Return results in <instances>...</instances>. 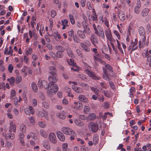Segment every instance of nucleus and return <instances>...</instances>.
I'll return each mask as SVG.
<instances>
[{
	"label": "nucleus",
	"instance_id": "42",
	"mask_svg": "<svg viewBox=\"0 0 151 151\" xmlns=\"http://www.w3.org/2000/svg\"><path fill=\"white\" fill-rule=\"evenodd\" d=\"M81 85L85 90H88L89 89V86L87 84L82 83Z\"/></svg>",
	"mask_w": 151,
	"mask_h": 151
},
{
	"label": "nucleus",
	"instance_id": "18",
	"mask_svg": "<svg viewBox=\"0 0 151 151\" xmlns=\"http://www.w3.org/2000/svg\"><path fill=\"white\" fill-rule=\"evenodd\" d=\"M78 99L80 101L84 102L87 103L88 102V99L85 95H80L78 97Z\"/></svg>",
	"mask_w": 151,
	"mask_h": 151
},
{
	"label": "nucleus",
	"instance_id": "28",
	"mask_svg": "<svg viewBox=\"0 0 151 151\" xmlns=\"http://www.w3.org/2000/svg\"><path fill=\"white\" fill-rule=\"evenodd\" d=\"M46 84V81L45 80H42L40 79L38 82V85L39 87H42L43 86V84Z\"/></svg>",
	"mask_w": 151,
	"mask_h": 151
},
{
	"label": "nucleus",
	"instance_id": "40",
	"mask_svg": "<svg viewBox=\"0 0 151 151\" xmlns=\"http://www.w3.org/2000/svg\"><path fill=\"white\" fill-rule=\"evenodd\" d=\"M67 62L69 65H71L72 66H76V63H74V60L72 59H70V61L69 62L68 60Z\"/></svg>",
	"mask_w": 151,
	"mask_h": 151
},
{
	"label": "nucleus",
	"instance_id": "20",
	"mask_svg": "<svg viewBox=\"0 0 151 151\" xmlns=\"http://www.w3.org/2000/svg\"><path fill=\"white\" fill-rule=\"evenodd\" d=\"M85 31V29L83 31L81 30L78 31L77 35L78 37L81 39H84L86 37V36L84 33Z\"/></svg>",
	"mask_w": 151,
	"mask_h": 151
},
{
	"label": "nucleus",
	"instance_id": "8",
	"mask_svg": "<svg viewBox=\"0 0 151 151\" xmlns=\"http://www.w3.org/2000/svg\"><path fill=\"white\" fill-rule=\"evenodd\" d=\"M62 132L65 134L72 135L75 134L74 131L71 129L67 127H63L62 128Z\"/></svg>",
	"mask_w": 151,
	"mask_h": 151
},
{
	"label": "nucleus",
	"instance_id": "50",
	"mask_svg": "<svg viewBox=\"0 0 151 151\" xmlns=\"http://www.w3.org/2000/svg\"><path fill=\"white\" fill-rule=\"evenodd\" d=\"M13 69V66L11 64L9 65L8 66V70L10 73L12 72V71Z\"/></svg>",
	"mask_w": 151,
	"mask_h": 151
},
{
	"label": "nucleus",
	"instance_id": "35",
	"mask_svg": "<svg viewBox=\"0 0 151 151\" xmlns=\"http://www.w3.org/2000/svg\"><path fill=\"white\" fill-rule=\"evenodd\" d=\"M90 108L88 106H85L84 107V112L85 114H88L90 112Z\"/></svg>",
	"mask_w": 151,
	"mask_h": 151
},
{
	"label": "nucleus",
	"instance_id": "16",
	"mask_svg": "<svg viewBox=\"0 0 151 151\" xmlns=\"http://www.w3.org/2000/svg\"><path fill=\"white\" fill-rule=\"evenodd\" d=\"M87 21H83L82 22V24L84 28L85 31L87 33H89L90 28L88 27Z\"/></svg>",
	"mask_w": 151,
	"mask_h": 151
},
{
	"label": "nucleus",
	"instance_id": "37",
	"mask_svg": "<svg viewBox=\"0 0 151 151\" xmlns=\"http://www.w3.org/2000/svg\"><path fill=\"white\" fill-rule=\"evenodd\" d=\"M76 125L80 126H82L84 124L82 121L79 119H76Z\"/></svg>",
	"mask_w": 151,
	"mask_h": 151
},
{
	"label": "nucleus",
	"instance_id": "2",
	"mask_svg": "<svg viewBox=\"0 0 151 151\" xmlns=\"http://www.w3.org/2000/svg\"><path fill=\"white\" fill-rule=\"evenodd\" d=\"M49 72L51 74L48 77V80L50 81V83H56L57 81V79L55 77L57 76L56 73L57 70L55 67L51 66L49 67Z\"/></svg>",
	"mask_w": 151,
	"mask_h": 151
},
{
	"label": "nucleus",
	"instance_id": "10",
	"mask_svg": "<svg viewBox=\"0 0 151 151\" xmlns=\"http://www.w3.org/2000/svg\"><path fill=\"white\" fill-rule=\"evenodd\" d=\"M137 42H131L129 46L128 50H132L131 51H132L137 49Z\"/></svg>",
	"mask_w": 151,
	"mask_h": 151
},
{
	"label": "nucleus",
	"instance_id": "36",
	"mask_svg": "<svg viewBox=\"0 0 151 151\" xmlns=\"http://www.w3.org/2000/svg\"><path fill=\"white\" fill-rule=\"evenodd\" d=\"M91 89L95 93L96 95H98L99 93V91L97 88L92 87L91 88Z\"/></svg>",
	"mask_w": 151,
	"mask_h": 151
},
{
	"label": "nucleus",
	"instance_id": "47",
	"mask_svg": "<svg viewBox=\"0 0 151 151\" xmlns=\"http://www.w3.org/2000/svg\"><path fill=\"white\" fill-rule=\"evenodd\" d=\"M40 134L44 137H47L46 133H45L43 130H40Z\"/></svg>",
	"mask_w": 151,
	"mask_h": 151
},
{
	"label": "nucleus",
	"instance_id": "33",
	"mask_svg": "<svg viewBox=\"0 0 151 151\" xmlns=\"http://www.w3.org/2000/svg\"><path fill=\"white\" fill-rule=\"evenodd\" d=\"M69 18L71 23L74 24L75 23V20L74 17L72 14H70L69 15Z\"/></svg>",
	"mask_w": 151,
	"mask_h": 151
},
{
	"label": "nucleus",
	"instance_id": "39",
	"mask_svg": "<svg viewBox=\"0 0 151 151\" xmlns=\"http://www.w3.org/2000/svg\"><path fill=\"white\" fill-rule=\"evenodd\" d=\"M49 54L54 59L58 60V57L56 56V55L55 53L51 51L50 52Z\"/></svg>",
	"mask_w": 151,
	"mask_h": 151
},
{
	"label": "nucleus",
	"instance_id": "6",
	"mask_svg": "<svg viewBox=\"0 0 151 151\" xmlns=\"http://www.w3.org/2000/svg\"><path fill=\"white\" fill-rule=\"evenodd\" d=\"M86 67L88 69L86 70V73L93 79L94 80H99L100 79V77L97 76H96V74L93 72H92L90 71L91 67L89 65H86Z\"/></svg>",
	"mask_w": 151,
	"mask_h": 151
},
{
	"label": "nucleus",
	"instance_id": "54",
	"mask_svg": "<svg viewBox=\"0 0 151 151\" xmlns=\"http://www.w3.org/2000/svg\"><path fill=\"white\" fill-rule=\"evenodd\" d=\"M67 53L70 57H72L73 56L72 52L70 49H68L67 50Z\"/></svg>",
	"mask_w": 151,
	"mask_h": 151
},
{
	"label": "nucleus",
	"instance_id": "30",
	"mask_svg": "<svg viewBox=\"0 0 151 151\" xmlns=\"http://www.w3.org/2000/svg\"><path fill=\"white\" fill-rule=\"evenodd\" d=\"M56 116L59 118L63 119L65 118V116L63 113H58L56 114Z\"/></svg>",
	"mask_w": 151,
	"mask_h": 151
},
{
	"label": "nucleus",
	"instance_id": "52",
	"mask_svg": "<svg viewBox=\"0 0 151 151\" xmlns=\"http://www.w3.org/2000/svg\"><path fill=\"white\" fill-rule=\"evenodd\" d=\"M109 104L107 102H105L104 103L103 107L106 109H107L109 107Z\"/></svg>",
	"mask_w": 151,
	"mask_h": 151
},
{
	"label": "nucleus",
	"instance_id": "59",
	"mask_svg": "<svg viewBox=\"0 0 151 151\" xmlns=\"http://www.w3.org/2000/svg\"><path fill=\"white\" fill-rule=\"evenodd\" d=\"M128 32H129V35H130L131 33L133 34H134V30L132 28L129 27Z\"/></svg>",
	"mask_w": 151,
	"mask_h": 151
},
{
	"label": "nucleus",
	"instance_id": "3",
	"mask_svg": "<svg viewBox=\"0 0 151 151\" xmlns=\"http://www.w3.org/2000/svg\"><path fill=\"white\" fill-rule=\"evenodd\" d=\"M93 27L95 33L102 39H104L105 36L103 29L100 26H96L95 24H93Z\"/></svg>",
	"mask_w": 151,
	"mask_h": 151
},
{
	"label": "nucleus",
	"instance_id": "51",
	"mask_svg": "<svg viewBox=\"0 0 151 151\" xmlns=\"http://www.w3.org/2000/svg\"><path fill=\"white\" fill-rule=\"evenodd\" d=\"M100 59V58H99L97 57H96L95 56H93V59L96 64H97V62H99Z\"/></svg>",
	"mask_w": 151,
	"mask_h": 151
},
{
	"label": "nucleus",
	"instance_id": "53",
	"mask_svg": "<svg viewBox=\"0 0 151 151\" xmlns=\"http://www.w3.org/2000/svg\"><path fill=\"white\" fill-rule=\"evenodd\" d=\"M56 14V11L54 10H52L51 12V16L52 18H54Z\"/></svg>",
	"mask_w": 151,
	"mask_h": 151
},
{
	"label": "nucleus",
	"instance_id": "32",
	"mask_svg": "<svg viewBox=\"0 0 151 151\" xmlns=\"http://www.w3.org/2000/svg\"><path fill=\"white\" fill-rule=\"evenodd\" d=\"M44 112H43L41 111H39L37 114V116L39 117H42L45 116V114L47 115L46 112H45V113Z\"/></svg>",
	"mask_w": 151,
	"mask_h": 151
},
{
	"label": "nucleus",
	"instance_id": "43",
	"mask_svg": "<svg viewBox=\"0 0 151 151\" xmlns=\"http://www.w3.org/2000/svg\"><path fill=\"white\" fill-rule=\"evenodd\" d=\"M38 95L41 99L42 100H44L45 99V96L43 93L42 92H39L38 93Z\"/></svg>",
	"mask_w": 151,
	"mask_h": 151
},
{
	"label": "nucleus",
	"instance_id": "5",
	"mask_svg": "<svg viewBox=\"0 0 151 151\" xmlns=\"http://www.w3.org/2000/svg\"><path fill=\"white\" fill-rule=\"evenodd\" d=\"M84 42L80 43V45L83 50L86 52H88L90 50V46L91 43L88 40H85Z\"/></svg>",
	"mask_w": 151,
	"mask_h": 151
},
{
	"label": "nucleus",
	"instance_id": "38",
	"mask_svg": "<svg viewBox=\"0 0 151 151\" xmlns=\"http://www.w3.org/2000/svg\"><path fill=\"white\" fill-rule=\"evenodd\" d=\"M20 130L22 132L24 133L26 132V126L23 124H22L20 126Z\"/></svg>",
	"mask_w": 151,
	"mask_h": 151
},
{
	"label": "nucleus",
	"instance_id": "19",
	"mask_svg": "<svg viewBox=\"0 0 151 151\" xmlns=\"http://www.w3.org/2000/svg\"><path fill=\"white\" fill-rule=\"evenodd\" d=\"M118 16L120 20L122 22H124L125 19V15L122 12H120L118 13Z\"/></svg>",
	"mask_w": 151,
	"mask_h": 151
},
{
	"label": "nucleus",
	"instance_id": "26",
	"mask_svg": "<svg viewBox=\"0 0 151 151\" xmlns=\"http://www.w3.org/2000/svg\"><path fill=\"white\" fill-rule=\"evenodd\" d=\"M99 137L98 135L95 134L93 137V143L94 145H96L98 142V139Z\"/></svg>",
	"mask_w": 151,
	"mask_h": 151
},
{
	"label": "nucleus",
	"instance_id": "15",
	"mask_svg": "<svg viewBox=\"0 0 151 151\" xmlns=\"http://www.w3.org/2000/svg\"><path fill=\"white\" fill-rule=\"evenodd\" d=\"M105 67L107 70H108L111 74V76H113L115 75V73L113 72V68L112 66L108 64H105Z\"/></svg>",
	"mask_w": 151,
	"mask_h": 151
},
{
	"label": "nucleus",
	"instance_id": "14",
	"mask_svg": "<svg viewBox=\"0 0 151 151\" xmlns=\"http://www.w3.org/2000/svg\"><path fill=\"white\" fill-rule=\"evenodd\" d=\"M102 69L104 74L103 76V78L105 80L108 81L109 79V76L108 71L104 67Z\"/></svg>",
	"mask_w": 151,
	"mask_h": 151
},
{
	"label": "nucleus",
	"instance_id": "45",
	"mask_svg": "<svg viewBox=\"0 0 151 151\" xmlns=\"http://www.w3.org/2000/svg\"><path fill=\"white\" fill-rule=\"evenodd\" d=\"M42 104L44 107L46 109L48 108L50 106V104L48 103L45 102H43Z\"/></svg>",
	"mask_w": 151,
	"mask_h": 151
},
{
	"label": "nucleus",
	"instance_id": "48",
	"mask_svg": "<svg viewBox=\"0 0 151 151\" xmlns=\"http://www.w3.org/2000/svg\"><path fill=\"white\" fill-rule=\"evenodd\" d=\"M55 38L56 40L58 41H59L61 38L60 34L58 33L55 35Z\"/></svg>",
	"mask_w": 151,
	"mask_h": 151
},
{
	"label": "nucleus",
	"instance_id": "41",
	"mask_svg": "<svg viewBox=\"0 0 151 151\" xmlns=\"http://www.w3.org/2000/svg\"><path fill=\"white\" fill-rule=\"evenodd\" d=\"M68 35L70 37H72L73 36V38L74 41H75V37L73 36L74 35V32L73 29H71L70 31L68 32Z\"/></svg>",
	"mask_w": 151,
	"mask_h": 151
},
{
	"label": "nucleus",
	"instance_id": "64",
	"mask_svg": "<svg viewBox=\"0 0 151 151\" xmlns=\"http://www.w3.org/2000/svg\"><path fill=\"white\" fill-rule=\"evenodd\" d=\"M83 89L81 88H77V89H76V92L81 93L83 92Z\"/></svg>",
	"mask_w": 151,
	"mask_h": 151
},
{
	"label": "nucleus",
	"instance_id": "56",
	"mask_svg": "<svg viewBox=\"0 0 151 151\" xmlns=\"http://www.w3.org/2000/svg\"><path fill=\"white\" fill-rule=\"evenodd\" d=\"M87 5L88 7V8L89 10H91L92 9V5L90 2L88 1L87 2Z\"/></svg>",
	"mask_w": 151,
	"mask_h": 151
},
{
	"label": "nucleus",
	"instance_id": "34",
	"mask_svg": "<svg viewBox=\"0 0 151 151\" xmlns=\"http://www.w3.org/2000/svg\"><path fill=\"white\" fill-rule=\"evenodd\" d=\"M83 107V105L81 101L76 102V109H81Z\"/></svg>",
	"mask_w": 151,
	"mask_h": 151
},
{
	"label": "nucleus",
	"instance_id": "17",
	"mask_svg": "<svg viewBox=\"0 0 151 151\" xmlns=\"http://www.w3.org/2000/svg\"><path fill=\"white\" fill-rule=\"evenodd\" d=\"M49 138L50 141L53 143H56L57 142L56 138L54 133H50L49 134Z\"/></svg>",
	"mask_w": 151,
	"mask_h": 151
},
{
	"label": "nucleus",
	"instance_id": "7",
	"mask_svg": "<svg viewBox=\"0 0 151 151\" xmlns=\"http://www.w3.org/2000/svg\"><path fill=\"white\" fill-rule=\"evenodd\" d=\"M106 36L107 39L110 41L112 42L114 39L113 38L111 35V30L109 28L106 29L104 31Z\"/></svg>",
	"mask_w": 151,
	"mask_h": 151
},
{
	"label": "nucleus",
	"instance_id": "44",
	"mask_svg": "<svg viewBox=\"0 0 151 151\" xmlns=\"http://www.w3.org/2000/svg\"><path fill=\"white\" fill-rule=\"evenodd\" d=\"M16 95L15 91L14 90H12L11 93L10 98L11 99H13L14 97Z\"/></svg>",
	"mask_w": 151,
	"mask_h": 151
},
{
	"label": "nucleus",
	"instance_id": "49",
	"mask_svg": "<svg viewBox=\"0 0 151 151\" xmlns=\"http://www.w3.org/2000/svg\"><path fill=\"white\" fill-rule=\"evenodd\" d=\"M114 33L118 39H120V36L118 32L116 30H115L113 32Z\"/></svg>",
	"mask_w": 151,
	"mask_h": 151
},
{
	"label": "nucleus",
	"instance_id": "31",
	"mask_svg": "<svg viewBox=\"0 0 151 151\" xmlns=\"http://www.w3.org/2000/svg\"><path fill=\"white\" fill-rule=\"evenodd\" d=\"M7 80L9 82V84L12 86H13L14 84L15 78L14 77H11L10 78H8Z\"/></svg>",
	"mask_w": 151,
	"mask_h": 151
},
{
	"label": "nucleus",
	"instance_id": "4",
	"mask_svg": "<svg viewBox=\"0 0 151 151\" xmlns=\"http://www.w3.org/2000/svg\"><path fill=\"white\" fill-rule=\"evenodd\" d=\"M138 32L140 36L139 42L144 43L146 40V37L145 31L144 28L142 26H140L139 28Z\"/></svg>",
	"mask_w": 151,
	"mask_h": 151
},
{
	"label": "nucleus",
	"instance_id": "46",
	"mask_svg": "<svg viewBox=\"0 0 151 151\" xmlns=\"http://www.w3.org/2000/svg\"><path fill=\"white\" fill-rule=\"evenodd\" d=\"M142 55L143 57L145 58L147 57V58L149 56H151L148 54L147 51H145V52H143L142 53Z\"/></svg>",
	"mask_w": 151,
	"mask_h": 151
},
{
	"label": "nucleus",
	"instance_id": "13",
	"mask_svg": "<svg viewBox=\"0 0 151 151\" xmlns=\"http://www.w3.org/2000/svg\"><path fill=\"white\" fill-rule=\"evenodd\" d=\"M58 139L61 141L63 142L65 140V136L60 131H57L56 132Z\"/></svg>",
	"mask_w": 151,
	"mask_h": 151
},
{
	"label": "nucleus",
	"instance_id": "24",
	"mask_svg": "<svg viewBox=\"0 0 151 151\" xmlns=\"http://www.w3.org/2000/svg\"><path fill=\"white\" fill-rule=\"evenodd\" d=\"M5 137L6 139L10 138L12 139H14L15 137L14 134L13 133H8L7 134H6L5 135Z\"/></svg>",
	"mask_w": 151,
	"mask_h": 151
},
{
	"label": "nucleus",
	"instance_id": "22",
	"mask_svg": "<svg viewBox=\"0 0 151 151\" xmlns=\"http://www.w3.org/2000/svg\"><path fill=\"white\" fill-rule=\"evenodd\" d=\"M149 12V9L147 8H145L142 11V15L143 17H145L148 14Z\"/></svg>",
	"mask_w": 151,
	"mask_h": 151
},
{
	"label": "nucleus",
	"instance_id": "23",
	"mask_svg": "<svg viewBox=\"0 0 151 151\" xmlns=\"http://www.w3.org/2000/svg\"><path fill=\"white\" fill-rule=\"evenodd\" d=\"M31 87L33 91L35 92H37L38 91V88L37 84L34 82L31 83Z\"/></svg>",
	"mask_w": 151,
	"mask_h": 151
},
{
	"label": "nucleus",
	"instance_id": "25",
	"mask_svg": "<svg viewBox=\"0 0 151 151\" xmlns=\"http://www.w3.org/2000/svg\"><path fill=\"white\" fill-rule=\"evenodd\" d=\"M43 145L44 147L47 150H50V147L49 143L47 141H45L43 142Z\"/></svg>",
	"mask_w": 151,
	"mask_h": 151
},
{
	"label": "nucleus",
	"instance_id": "29",
	"mask_svg": "<svg viewBox=\"0 0 151 151\" xmlns=\"http://www.w3.org/2000/svg\"><path fill=\"white\" fill-rule=\"evenodd\" d=\"M77 76L78 77L82 80L84 81H86L87 80V78H86V77L84 74H81L80 73H79L77 74Z\"/></svg>",
	"mask_w": 151,
	"mask_h": 151
},
{
	"label": "nucleus",
	"instance_id": "60",
	"mask_svg": "<svg viewBox=\"0 0 151 151\" xmlns=\"http://www.w3.org/2000/svg\"><path fill=\"white\" fill-rule=\"evenodd\" d=\"M38 124L40 127L42 128L44 127L46 125V123H43L40 122H39L38 123Z\"/></svg>",
	"mask_w": 151,
	"mask_h": 151
},
{
	"label": "nucleus",
	"instance_id": "55",
	"mask_svg": "<svg viewBox=\"0 0 151 151\" xmlns=\"http://www.w3.org/2000/svg\"><path fill=\"white\" fill-rule=\"evenodd\" d=\"M10 128L12 129L13 131L15 133L16 131V126L15 125H10Z\"/></svg>",
	"mask_w": 151,
	"mask_h": 151
},
{
	"label": "nucleus",
	"instance_id": "27",
	"mask_svg": "<svg viewBox=\"0 0 151 151\" xmlns=\"http://www.w3.org/2000/svg\"><path fill=\"white\" fill-rule=\"evenodd\" d=\"M96 118V115L95 113L90 114L88 116V119L91 120L95 119Z\"/></svg>",
	"mask_w": 151,
	"mask_h": 151
},
{
	"label": "nucleus",
	"instance_id": "12",
	"mask_svg": "<svg viewBox=\"0 0 151 151\" xmlns=\"http://www.w3.org/2000/svg\"><path fill=\"white\" fill-rule=\"evenodd\" d=\"M24 112L27 115H30L31 114H33L34 113V110L33 108L31 106H30L29 108H26L24 109Z\"/></svg>",
	"mask_w": 151,
	"mask_h": 151
},
{
	"label": "nucleus",
	"instance_id": "11",
	"mask_svg": "<svg viewBox=\"0 0 151 151\" xmlns=\"http://www.w3.org/2000/svg\"><path fill=\"white\" fill-rule=\"evenodd\" d=\"M90 40L93 44L96 47V44H98V39L96 36L94 35H92L90 37Z\"/></svg>",
	"mask_w": 151,
	"mask_h": 151
},
{
	"label": "nucleus",
	"instance_id": "62",
	"mask_svg": "<svg viewBox=\"0 0 151 151\" xmlns=\"http://www.w3.org/2000/svg\"><path fill=\"white\" fill-rule=\"evenodd\" d=\"M30 134L31 137L34 139H37V137L36 136L35 134L31 132L30 133Z\"/></svg>",
	"mask_w": 151,
	"mask_h": 151
},
{
	"label": "nucleus",
	"instance_id": "21",
	"mask_svg": "<svg viewBox=\"0 0 151 151\" xmlns=\"http://www.w3.org/2000/svg\"><path fill=\"white\" fill-rule=\"evenodd\" d=\"M64 49H61V50H58L56 53V56L58 57V58H61L63 56V52L64 51Z\"/></svg>",
	"mask_w": 151,
	"mask_h": 151
},
{
	"label": "nucleus",
	"instance_id": "1",
	"mask_svg": "<svg viewBox=\"0 0 151 151\" xmlns=\"http://www.w3.org/2000/svg\"><path fill=\"white\" fill-rule=\"evenodd\" d=\"M50 81V82L48 85L46 82V84H43V86L44 88L45 89L49 87V89L48 91V93L49 94L53 95V93H55L56 92L58 91V86L56 84H55V83H50L51 82Z\"/></svg>",
	"mask_w": 151,
	"mask_h": 151
},
{
	"label": "nucleus",
	"instance_id": "61",
	"mask_svg": "<svg viewBox=\"0 0 151 151\" xmlns=\"http://www.w3.org/2000/svg\"><path fill=\"white\" fill-rule=\"evenodd\" d=\"M93 16H92L91 17L92 18V20L93 21H96V20H97V16L96 15V13H95V14Z\"/></svg>",
	"mask_w": 151,
	"mask_h": 151
},
{
	"label": "nucleus",
	"instance_id": "63",
	"mask_svg": "<svg viewBox=\"0 0 151 151\" xmlns=\"http://www.w3.org/2000/svg\"><path fill=\"white\" fill-rule=\"evenodd\" d=\"M147 60L149 62V65L151 67V56H149L147 58Z\"/></svg>",
	"mask_w": 151,
	"mask_h": 151
},
{
	"label": "nucleus",
	"instance_id": "57",
	"mask_svg": "<svg viewBox=\"0 0 151 151\" xmlns=\"http://www.w3.org/2000/svg\"><path fill=\"white\" fill-rule=\"evenodd\" d=\"M107 18L106 17H103V16H101L100 17V22L102 23H104V21H105L106 19Z\"/></svg>",
	"mask_w": 151,
	"mask_h": 151
},
{
	"label": "nucleus",
	"instance_id": "9",
	"mask_svg": "<svg viewBox=\"0 0 151 151\" xmlns=\"http://www.w3.org/2000/svg\"><path fill=\"white\" fill-rule=\"evenodd\" d=\"M91 131L93 132H96L99 129V126L96 123L92 122L91 123L90 125Z\"/></svg>",
	"mask_w": 151,
	"mask_h": 151
},
{
	"label": "nucleus",
	"instance_id": "58",
	"mask_svg": "<svg viewBox=\"0 0 151 151\" xmlns=\"http://www.w3.org/2000/svg\"><path fill=\"white\" fill-rule=\"evenodd\" d=\"M62 22V25H65L67 26L68 23V21L67 19H65L63 20H62L61 21Z\"/></svg>",
	"mask_w": 151,
	"mask_h": 151
}]
</instances>
